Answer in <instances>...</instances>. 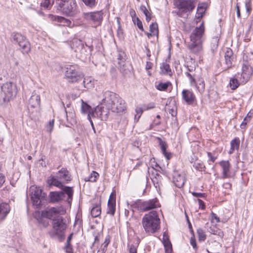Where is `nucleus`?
I'll return each instance as SVG.
<instances>
[{"label":"nucleus","mask_w":253,"mask_h":253,"mask_svg":"<svg viewBox=\"0 0 253 253\" xmlns=\"http://www.w3.org/2000/svg\"><path fill=\"white\" fill-rule=\"evenodd\" d=\"M83 83H84V86L86 88H89L92 86V84L91 83V80L90 78H84Z\"/></svg>","instance_id":"obj_47"},{"label":"nucleus","mask_w":253,"mask_h":253,"mask_svg":"<svg viewBox=\"0 0 253 253\" xmlns=\"http://www.w3.org/2000/svg\"><path fill=\"white\" fill-rule=\"evenodd\" d=\"M159 145L161 147V150L163 154L164 155L165 157L168 159L169 160L171 158V153L167 152L166 149L167 148V145L165 142L160 139L159 142Z\"/></svg>","instance_id":"obj_31"},{"label":"nucleus","mask_w":253,"mask_h":253,"mask_svg":"<svg viewBox=\"0 0 253 253\" xmlns=\"http://www.w3.org/2000/svg\"><path fill=\"white\" fill-rule=\"evenodd\" d=\"M62 192H51L49 194L50 201L52 203L59 202L62 200H64L66 196L67 198L66 199L68 203H71L72 200L73 190L71 187L64 186L62 188Z\"/></svg>","instance_id":"obj_5"},{"label":"nucleus","mask_w":253,"mask_h":253,"mask_svg":"<svg viewBox=\"0 0 253 253\" xmlns=\"http://www.w3.org/2000/svg\"><path fill=\"white\" fill-rule=\"evenodd\" d=\"M182 99L188 105L193 104L196 101L193 92L188 89H183L182 91Z\"/></svg>","instance_id":"obj_14"},{"label":"nucleus","mask_w":253,"mask_h":253,"mask_svg":"<svg viewBox=\"0 0 253 253\" xmlns=\"http://www.w3.org/2000/svg\"><path fill=\"white\" fill-rule=\"evenodd\" d=\"M169 84V82L165 83H160L157 85V88L159 90L165 91L168 88Z\"/></svg>","instance_id":"obj_42"},{"label":"nucleus","mask_w":253,"mask_h":253,"mask_svg":"<svg viewBox=\"0 0 253 253\" xmlns=\"http://www.w3.org/2000/svg\"><path fill=\"white\" fill-rule=\"evenodd\" d=\"M30 190L31 191V198L33 204L38 208L42 205V201L44 198L45 195L39 187L32 186Z\"/></svg>","instance_id":"obj_10"},{"label":"nucleus","mask_w":253,"mask_h":253,"mask_svg":"<svg viewBox=\"0 0 253 253\" xmlns=\"http://www.w3.org/2000/svg\"><path fill=\"white\" fill-rule=\"evenodd\" d=\"M99 176V174L95 171H92L90 175L84 178L86 181L95 182Z\"/></svg>","instance_id":"obj_34"},{"label":"nucleus","mask_w":253,"mask_h":253,"mask_svg":"<svg viewBox=\"0 0 253 253\" xmlns=\"http://www.w3.org/2000/svg\"><path fill=\"white\" fill-rule=\"evenodd\" d=\"M155 107L154 103H150L148 104H145L143 105V108L144 110H148L149 109H151L154 108Z\"/></svg>","instance_id":"obj_53"},{"label":"nucleus","mask_w":253,"mask_h":253,"mask_svg":"<svg viewBox=\"0 0 253 253\" xmlns=\"http://www.w3.org/2000/svg\"><path fill=\"white\" fill-rule=\"evenodd\" d=\"M1 97L4 102H9L17 94L16 85L11 82L6 83L1 87Z\"/></svg>","instance_id":"obj_6"},{"label":"nucleus","mask_w":253,"mask_h":253,"mask_svg":"<svg viewBox=\"0 0 253 253\" xmlns=\"http://www.w3.org/2000/svg\"><path fill=\"white\" fill-rule=\"evenodd\" d=\"M240 141L239 138H235L230 142L231 148L229 153L231 154L235 150H238L239 148Z\"/></svg>","instance_id":"obj_30"},{"label":"nucleus","mask_w":253,"mask_h":253,"mask_svg":"<svg viewBox=\"0 0 253 253\" xmlns=\"http://www.w3.org/2000/svg\"><path fill=\"white\" fill-rule=\"evenodd\" d=\"M62 104L64 107L65 109V113L64 116L66 119L67 121L71 124H72L73 123H76V115L74 110L70 108L68 110L66 109V108L64 106V103L62 102Z\"/></svg>","instance_id":"obj_20"},{"label":"nucleus","mask_w":253,"mask_h":253,"mask_svg":"<svg viewBox=\"0 0 253 253\" xmlns=\"http://www.w3.org/2000/svg\"><path fill=\"white\" fill-rule=\"evenodd\" d=\"M59 179L57 178L56 176H50L48 178L47 182L50 186H54L62 189V188H64L65 186L63 185L62 182L59 180Z\"/></svg>","instance_id":"obj_24"},{"label":"nucleus","mask_w":253,"mask_h":253,"mask_svg":"<svg viewBox=\"0 0 253 253\" xmlns=\"http://www.w3.org/2000/svg\"><path fill=\"white\" fill-rule=\"evenodd\" d=\"M198 201L201 208L202 210L204 209L205 208V205L204 202L201 199H198Z\"/></svg>","instance_id":"obj_63"},{"label":"nucleus","mask_w":253,"mask_h":253,"mask_svg":"<svg viewBox=\"0 0 253 253\" xmlns=\"http://www.w3.org/2000/svg\"><path fill=\"white\" fill-rule=\"evenodd\" d=\"M160 73L162 74H167L171 75L172 72L169 64H162L160 67Z\"/></svg>","instance_id":"obj_32"},{"label":"nucleus","mask_w":253,"mask_h":253,"mask_svg":"<svg viewBox=\"0 0 253 253\" xmlns=\"http://www.w3.org/2000/svg\"><path fill=\"white\" fill-rule=\"evenodd\" d=\"M54 120L52 119V120L49 121L48 124L46 125V130L49 133H51V132L52 131L53 126H54Z\"/></svg>","instance_id":"obj_48"},{"label":"nucleus","mask_w":253,"mask_h":253,"mask_svg":"<svg viewBox=\"0 0 253 253\" xmlns=\"http://www.w3.org/2000/svg\"><path fill=\"white\" fill-rule=\"evenodd\" d=\"M5 181V176L3 174H0V188L2 186Z\"/></svg>","instance_id":"obj_59"},{"label":"nucleus","mask_w":253,"mask_h":253,"mask_svg":"<svg viewBox=\"0 0 253 253\" xmlns=\"http://www.w3.org/2000/svg\"><path fill=\"white\" fill-rule=\"evenodd\" d=\"M11 41L17 44L21 47L23 53H28L30 51V45L26 38L18 33H13L11 34Z\"/></svg>","instance_id":"obj_8"},{"label":"nucleus","mask_w":253,"mask_h":253,"mask_svg":"<svg viewBox=\"0 0 253 253\" xmlns=\"http://www.w3.org/2000/svg\"><path fill=\"white\" fill-rule=\"evenodd\" d=\"M107 108L105 109L104 107L97 106L94 111V115L96 114L102 121H106L108 118L109 111Z\"/></svg>","instance_id":"obj_16"},{"label":"nucleus","mask_w":253,"mask_h":253,"mask_svg":"<svg viewBox=\"0 0 253 253\" xmlns=\"http://www.w3.org/2000/svg\"><path fill=\"white\" fill-rule=\"evenodd\" d=\"M206 10L205 7L204 5H199L197 8V12L204 14Z\"/></svg>","instance_id":"obj_56"},{"label":"nucleus","mask_w":253,"mask_h":253,"mask_svg":"<svg viewBox=\"0 0 253 253\" xmlns=\"http://www.w3.org/2000/svg\"><path fill=\"white\" fill-rule=\"evenodd\" d=\"M211 215L212 221H213L214 219H215L217 223H218L220 222L219 218L216 215V214L215 213L212 212L211 213Z\"/></svg>","instance_id":"obj_57"},{"label":"nucleus","mask_w":253,"mask_h":253,"mask_svg":"<svg viewBox=\"0 0 253 253\" xmlns=\"http://www.w3.org/2000/svg\"><path fill=\"white\" fill-rule=\"evenodd\" d=\"M116 211V194L112 193L108 202L107 213L113 215Z\"/></svg>","instance_id":"obj_19"},{"label":"nucleus","mask_w":253,"mask_h":253,"mask_svg":"<svg viewBox=\"0 0 253 253\" xmlns=\"http://www.w3.org/2000/svg\"><path fill=\"white\" fill-rule=\"evenodd\" d=\"M192 195L195 197H203L205 194L201 193L193 192Z\"/></svg>","instance_id":"obj_62"},{"label":"nucleus","mask_w":253,"mask_h":253,"mask_svg":"<svg viewBox=\"0 0 253 253\" xmlns=\"http://www.w3.org/2000/svg\"><path fill=\"white\" fill-rule=\"evenodd\" d=\"M239 76V75H238V76L236 75L233 78L230 79L229 84L232 90L236 89L241 84H242L240 82V77L239 78V80H238Z\"/></svg>","instance_id":"obj_29"},{"label":"nucleus","mask_w":253,"mask_h":253,"mask_svg":"<svg viewBox=\"0 0 253 253\" xmlns=\"http://www.w3.org/2000/svg\"><path fill=\"white\" fill-rule=\"evenodd\" d=\"M180 5L181 8L188 11L192 10L195 7L194 1L191 0H183L181 2Z\"/></svg>","instance_id":"obj_28"},{"label":"nucleus","mask_w":253,"mask_h":253,"mask_svg":"<svg viewBox=\"0 0 253 253\" xmlns=\"http://www.w3.org/2000/svg\"><path fill=\"white\" fill-rule=\"evenodd\" d=\"M197 233L198 236V240L199 241H204L206 239V235L205 232L202 228H198L197 230Z\"/></svg>","instance_id":"obj_36"},{"label":"nucleus","mask_w":253,"mask_h":253,"mask_svg":"<svg viewBox=\"0 0 253 253\" xmlns=\"http://www.w3.org/2000/svg\"><path fill=\"white\" fill-rule=\"evenodd\" d=\"M190 244L193 247V249L195 251H196L198 249V247H197V244H196V240H195V238L194 235H193V236H192L191 237V239H190Z\"/></svg>","instance_id":"obj_51"},{"label":"nucleus","mask_w":253,"mask_h":253,"mask_svg":"<svg viewBox=\"0 0 253 253\" xmlns=\"http://www.w3.org/2000/svg\"><path fill=\"white\" fill-rule=\"evenodd\" d=\"M40 96L34 91L29 99V105L32 108L38 107L40 105Z\"/></svg>","instance_id":"obj_22"},{"label":"nucleus","mask_w":253,"mask_h":253,"mask_svg":"<svg viewBox=\"0 0 253 253\" xmlns=\"http://www.w3.org/2000/svg\"><path fill=\"white\" fill-rule=\"evenodd\" d=\"M186 74L189 78L191 85H195L196 81L195 79V77L196 76V74H195V73H193V74H191L190 73H186Z\"/></svg>","instance_id":"obj_43"},{"label":"nucleus","mask_w":253,"mask_h":253,"mask_svg":"<svg viewBox=\"0 0 253 253\" xmlns=\"http://www.w3.org/2000/svg\"><path fill=\"white\" fill-rule=\"evenodd\" d=\"M11 210L8 203L2 202L0 203V220H4Z\"/></svg>","instance_id":"obj_21"},{"label":"nucleus","mask_w":253,"mask_h":253,"mask_svg":"<svg viewBox=\"0 0 253 253\" xmlns=\"http://www.w3.org/2000/svg\"><path fill=\"white\" fill-rule=\"evenodd\" d=\"M56 176L58 179L66 182L72 180L71 175L66 168H62L57 172Z\"/></svg>","instance_id":"obj_17"},{"label":"nucleus","mask_w":253,"mask_h":253,"mask_svg":"<svg viewBox=\"0 0 253 253\" xmlns=\"http://www.w3.org/2000/svg\"><path fill=\"white\" fill-rule=\"evenodd\" d=\"M204 23L201 24L199 27L196 28L190 35L191 42L189 44V49L194 53H197L201 50L202 39L204 34Z\"/></svg>","instance_id":"obj_4"},{"label":"nucleus","mask_w":253,"mask_h":253,"mask_svg":"<svg viewBox=\"0 0 253 253\" xmlns=\"http://www.w3.org/2000/svg\"><path fill=\"white\" fill-rule=\"evenodd\" d=\"M160 206V205L158 200L155 198L142 202L139 207L141 211H147L156 209Z\"/></svg>","instance_id":"obj_12"},{"label":"nucleus","mask_w":253,"mask_h":253,"mask_svg":"<svg viewBox=\"0 0 253 253\" xmlns=\"http://www.w3.org/2000/svg\"><path fill=\"white\" fill-rule=\"evenodd\" d=\"M207 154L209 158L210 159V161H211L212 162H214L216 160V157L212 156L211 152H208Z\"/></svg>","instance_id":"obj_61"},{"label":"nucleus","mask_w":253,"mask_h":253,"mask_svg":"<svg viewBox=\"0 0 253 253\" xmlns=\"http://www.w3.org/2000/svg\"><path fill=\"white\" fill-rule=\"evenodd\" d=\"M133 22L134 24H136L138 28L141 31H144V29L143 27L142 22L140 21V20L137 17L136 19H134L133 20Z\"/></svg>","instance_id":"obj_46"},{"label":"nucleus","mask_w":253,"mask_h":253,"mask_svg":"<svg viewBox=\"0 0 253 253\" xmlns=\"http://www.w3.org/2000/svg\"><path fill=\"white\" fill-rule=\"evenodd\" d=\"M224 58L226 63H232L235 62V56L233 54L232 49L227 48L224 54Z\"/></svg>","instance_id":"obj_25"},{"label":"nucleus","mask_w":253,"mask_h":253,"mask_svg":"<svg viewBox=\"0 0 253 253\" xmlns=\"http://www.w3.org/2000/svg\"><path fill=\"white\" fill-rule=\"evenodd\" d=\"M160 219L157 211H153L145 214L142 219V224L145 231L148 234L156 232L160 227Z\"/></svg>","instance_id":"obj_3"},{"label":"nucleus","mask_w":253,"mask_h":253,"mask_svg":"<svg viewBox=\"0 0 253 253\" xmlns=\"http://www.w3.org/2000/svg\"><path fill=\"white\" fill-rule=\"evenodd\" d=\"M250 120H251V117L249 116L248 115L247 116L244 118L243 122L240 125L241 128L242 129L245 128L246 125L247 124V123L248 122H249L250 121Z\"/></svg>","instance_id":"obj_50"},{"label":"nucleus","mask_w":253,"mask_h":253,"mask_svg":"<svg viewBox=\"0 0 253 253\" xmlns=\"http://www.w3.org/2000/svg\"><path fill=\"white\" fill-rule=\"evenodd\" d=\"M162 176L159 173H156L155 176L152 179L155 186L157 188L160 186L161 183Z\"/></svg>","instance_id":"obj_37"},{"label":"nucleus","mask_w":253,"mask_h":253,"mask_svg":"<svg viewBox=\"0 0 253 253\" xmlns=\"http://www.w3.org/2000/svg\"><path fill=\"white\" fill-rule=\"evenodd\" d=\"M150 32H152L154 35H158V26L156 23H153L150 25Z\"/></svg>","instance_id":"obj_39"},{"label":"nucleus","mask_w":253,"mask_h":253,"mask_svg":"<svg viewBox=\"0 0 253 253\" xmlns=\"http://www.w3.org/2000/svg\"><path fill=\"white\" fill-rule=\"evenodd\" d=\"M219 39L218 37H215L211 39L210 45V50L212 54L216 52L218 46Z\"/></svg>","instance_id":"obj_27"},{"label":"nucleus","mask_w":253,"mask_h":253,"mask_svg":"<svg viewBox=\"0 0 253 253\" xmlns=\"http://www.w3.org/2000/svg\"><path fill=\"white\" fill-rule=\"evenodd\" d=\"M65 76L69 80L70 82L75 83L81 80L84 75L81 72L77 71L74 66L69 65L66 67Z\"/></svg>","instance_id":"obj_11"},{"label":"nucleus","mask_w":253,"mask_h":253,"mask_svg":"<svg viewBox=\"0 0 253 253\" xmlns=\"http://www.w3.org/2000/svg\"><path fill=\"white\" fill-rule=\"evenodd\" d=\"M162 242H163V244L166 243L167 242H168V243L170 242L169 239V236L167 232H165L163 233Z\"/></svg>","instance_id":"obj_52"},{"label":"nucleus","mask_w":253,"mask_h":253,"mask_svg":"<svg viewBox=\"0 0 253 253\" xmlns=\"http://www.w3.org/2000/svg\"><path fill=\"white\" fill-rule=\"evenodd\" d=\"M197 89L200 91H203L205 89V83L204 81H202L201 83L199 84V85H197Z\"/></svg>","instance_id":"obj_55"},{"label":"nucleus","mask_w":253,"mask_h":253,"mask_svg":"<svg viewBox=\"0 0 253 253\" xmlns=\"http://www.w3.org/2000/svg\"><path fill=\"white\" fill-rule=\"evenodd\" d=\"M81 111L83 114H87V115L90 114V116L94 117V112H93L91 107L83 100H82Z\"/></svg>","instance_id":"obj_26"},{"label":"nucleus","mask_w":253,"mask_h":253,"mask_svg":"<svg viewBox=\"0 0 253 253\" xmlns=\"http://www.w3.org/2000/svg\"><path fill=\"white\" fill-rule=\"evenodd\" d=\"M129 253H137V250L135 247L132 245L129 248Z\"/></svg>","instance_id":"obj_60"},{"label":"nucleus","mask_w":253,"mask_h":253,"mask_svg":"<svg viewBox=\"0 0 253 253\" xmlns=\"http://www.w3.org/2000/svg\"><path fill=\"white\" fill-rule=\"evenodd\" d=\"M185 66L188 71V72H187L186 73H190L191 74L195 73V74H196V72L199 69L197 64H190L187 65V66Z\"/></svg>","instance_id":"obj_35"},{"label":"nucleus","mask_w":253,"mask_h":253,"mask_svg":"<svg viewBox=\"0 0 253 253\" xmlns=\"http://www.w3.org/2000/svg\"><path fill=\"white\" fill-rule=\"evenodd\" d=\"M253 73V66L250 64H243L242 73L240 75V82L242 84H246L250 79Z\"/></svg>","instance_id":"obj_13"},{"label":"nucleus","mask_w":253,"mask_h":253,"mask_svg":"<svg viewBox=\"0 0 253 253\" xmlns=\"http://www.w3.org/2000/svg\"><path fill=\"white\" fill-rule=\"evenodd\" d=\"M107 248L101 246V248L97 251V253H105Z\"/></svg>","instance_id":"obj_64"},{"label":"nucleus","mask_w":253,"mask_h":253,"mask_svg":"<svg viewBox=\"0 0 253 253\" xmlns=\"http://www.w3.org/2000/svg\"><path fill=\"white\" fill-rule=\"evenodd\" d=\"M219 165L222 168V177L223 178H229L230 177V164L228 161H222L219 162Z\"/></svg>","instance_id":"obj_18"},{"label":"nucleus","mask_w":253,"mask_h":253,"mask_svg":"<svg viewBox=\"0 0 253 253\" xmlns=\"http://www.w3.org/2000/svg\"><path fill=\"white\" fill-rule=\"evenodd\" d=\"M144 108H141L139 107H137L135 109V112L136 113V115L135 116V120L137 119V120L138 121L139 118L140 117L141 115H142L143 111H144Z\"/></svg>","instance_id":"obj_45"},{"label":"nucleus","mask_w":253,"mask_h":253,"mask_svg":"<svg viewBox=\"0 0 253 253\" xmlns=\"http://www.w3.org/2000/svg\"><path fill=\"white\" fill-rule=\"evenodd\" d=\"M103 12L102 11L83 12V18L86 21L93 24L94 27L101 25L103 20Z\"/></svg>","instance_id":"obj_9"},{"label":"nucleus","mask_w":253,"mask_h":253,"mask_svg":"<svg viewBox=\"0 0 253 253\" xmlns=\"http://www.w3.org/2000/svg\"><path fill=\"white\" fill-rule=\"evenodd\" d=\"M86 6L89 8H93L97 4L96 0H82Z\"/></svg>","instance_id":"obj_40"},{"label":"nucleus","mask_w":253,"mask_h":253,"mask_svg":"<svg viewBox=\"0 0 253 253\" xmlns=\"http://www.w3.org/2000/svg\"><path fill=\"white\" fill-rule=\"evenodd\" d=\"M101 212L100 206H96L92 208L90 214L93 217H96L100 215Z\"/></svg>","instance_id":"obj_33"},{"label":"nucleus","mask_w":253,"mask_h":253,"mask_svg":"<svg viewBox=\"0 0 253 253\" xmlns=\"http://www.w3.org/2000/svg\"><path fill=\"white\" fill-rule=\"evenodd\" d=\"M65 248L67 253H73V248L71 244H66Z\"/></svg>","instance_id":"obj_54"},{"label":"nucleus","mask_w":253,"mask_h":253,"mask_svg":"<svg viewBox=\"0 0 253 253\" xmlns=\"http://www.w3.org/2000/svg\"><path fill=\"white\" fill-rule=\"evenodd\" d=\"M66 213L63 206L52 207L42 211L41 216L48 219L54 218L52 220V229L49 232L51 237L61 236L67 228L65 220L61 216Z\"/></svg>","instance_id":"obj_1"},{"label":"nucleus","mask_w":253,"mask_h":253,"mask_svg":"<svg viewBox=\"0 0 253 253\" xmlns=\"http://www.w3.org/2000/svg\"><path fill=\"white\" fill-rule=\"evenodd\" d=\"M101 104L115 113H123L126 109L125 101L118 94L109 91L104 93Z\"/></svg>","instance_id":"obj_2"},{"label":"nucleus","mask_w":253,"mask_h":253,"mask_svg":"<svg viewBox=\"0 0 253 253\" xmlns=\"http://www.w3.org/2000/svg\"><path fill=\"white\" fill-rule=\"evenodd\" d=\"M56 2L63 13L69 16L75 14L77 6L75 0H56Z\"/></svg>","instance_id":"obj_7"},{"label":"nucleus","mask_w":253,"mask_h":253,"mask_svg":"<svg viewBox=\"0 0 253 253\" xmlns=\"http://www.w3.org/2000/svg\"><path fill=\"white\" fill-rule=\"evenodd\" d=\"M165 250V253H172V244L171 242L163 244Z\"/></svg>","instance_id":"obj_44"},{"label":"nucleus","mask_w":253,"mask_h":253,"mask_svg":"<svg viewBox=\"0 0 253 253\" xmlns=\"http://www.w3.org/2000/svg\"><path fill=\"white\" fill-rule=\"evenodd\" d=\"M140 10L145 14L146 20L148 22L151 20V13L147 10L145 6H141L140 7Z\"/></svg>","instance_id":"obj_38"},{"label":"nucleus","mask_w":253,"mask_h":253,"mask_svg":"<svg viewBox=\"0 0 253 253\" xmlns=\"http://www.w3.org/2000/svg\"><path fill=\"white\" fill-rule=\"evenodd\" d=\"M193 167L198 171H202L203 169L205 167L202 163L195 162Z\"/></svg>","instance_id":"obj_49"},{"label":"nucleus","mask_w":253,"mask_h":253,"mask_svg":"<svg viewBox=\"0 0 253 253\" xmlns=\"http://www.w3.org/2000/svg\"><path fill=\"white\" fill-rule=\"evenodd\" d=\"M52 5V2L50 0H42L41 3V5L42 7L45 9H49Z\"/></svg>","instance_id":"obj_41"},{"label":"nucleus","mask_w":253,"mask_h":253,"mask_svg":"<svg viewBox=\"0 0 253 253\" xmlns=\"http://www.w3.org/2000/svg\"><path fill=\"white\" fill-rule=\"evenodd\" d=\"M173 182L176 187L181 188L185 183L184 176L181 175L177 171L174 170L172 174Z\"/></svg>","instance_id":"obj_15"},{"label":"nucleus","mask_w":253,"mask_h":253,"mask_svg":"<svg viewBox=\"0 0 253 253\" xmlns=\"http://www.w3.org/2000/svg\"><path fill=\"white\" fill-rule=\"evenodd\" d=\"M71 48L74 49L76 52H81L84 49V44L83 42L78 39L74 40L71 44Z\"/></svg>","instance_id":"obj_23"},{"label":"nucleus","mask_w":253,"mask_h":253,"mask_svg":"<svg viewBox=\"0 0 253 253\" xmlns=\"http://www.w3.org/2000/svg\"><path fill=\"white\" fill-rule=\"evenodd\" d=\"M40 223L44 227H46L48 225V221L47 219H41Z\"/></svg>","instance_id":"obj_58"}]
</instances>
